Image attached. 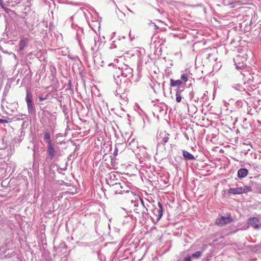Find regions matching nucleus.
<instances>
[{
  "instance_id": "b1692460",
  "label": "nucleus",
  "mask_w": 261,
  "mask_h": 261,
  "mask_svg": "<svg viewBox=\"0 0 261 261\" xmlns=\"http://www.w3.org/2000/svg\"><path fill=\"white\" fill-rule=\"evenodd\" d=\"M48 97V94L44 95L43 94L39 96L38 98L40 101H43L46 99H47Z\"/></svg>"
},
{
  "instance_id": "9b49d317",
  "label": "nucleus",
  "mask_w": 261,
  "mask_h": 261,
  "mask_svg": "<svg viewBox=\"0 0 261 261\" xmlns=\"http://www.w3.org/2000/svg\"><path fill=\"white\" fill-rule=\"evenodd\" d=\"M121 71L122 72V76L126 77L127 76H130L133 73V69L127 65L124 64L121 68Z\"/></svg>"
},
{
  "instance_id": "393cba45",
  "label": "nucleus",
  "mask_w": 261,
  "mask_h": 261,
  "mask_svg": "<svg viewBox=\"0 0 261 261\" xmlns=\"http://www.w3.org/2000/svg\"><path fill=\"white\" fill-rule=\"evenodd\" d=\"M176 101L177 102H180L181 101L182 96L181 94H176Z\"/></svg>"
},
{
  "instance_id": "f257e3e1",
  "label": "nucleus",
  "mask_w": 261,
  "mask_h": 261,
  "mask_svg": "<svg viewBox=\"0 0 261 261\" xmlns=\"http://www.w3.org/2000/svg\"><path fill=\"white\" fill-rule=\"evenodd\" d=\"M132 203H134L135 212L138 215L139 217H144L148 214V209L145 205L142 199L139 198L137 200H134L130 198Z\"/></svg>"
},
{
  "instance_id": "4468645a",
  "label": "nucleus",
  "mask_w": 261,
  "mask_h": 261,
  "mask_svg": "<svg viewBox=\"0 0 261 261\" xmlns=\"http://www.w3.org/2000/svg\"><path fill=\"white\" fill-rule=\"evenodd\" d=\"M248 174V170L246 168H241L238 171V177L243 178L246 177Z\"/></svg>"
},
{
  "instance_id": "c85d7f7f",
  "label": "nucleus",
  "mask_w": 261,
  "mask_h": 261,
  "mask_svg": "<svg viewBox=\"0 0 261 261\" xmlns=\"http://www.w3.org/2000/svg\"><path fill=\"white\" fill-rule=\"evenodd\" d=\"M61 248H63L64 249H66V248H67V245H66L65 243H62V244H60V247Z\"/></svg>"
},
{
  "instance_id": "4be33fe9",
  "label": "nucleus",
  "mask_w": 261,
  "mask_h": 261,
  "mask_svg": "<svg viewBox=\"0 0 261 261\" xmlns=\"http://www.w3.org/2000/svg\"><path fill=\"white\" fill-rule=\"evenodd\" d=\"M90 43L91 44L92 46H91V49L92 51H94L95 48L94 46H96V41L94 39H91L90 40Z\"/></svg>"
},
{
  "instance_id": "72a5a7b5",
  "label": "nucleus",
  "mask_w": 261,
  "mask_h": 261,
  "mask_svg": "<svg viewBox=\"0 0 261 261\" xmlns=\"http://www.w3.org/2000/svg\"><path fill=\"white\" fill-rule=\"evenodd\" d=\"M3 1H2V0H0V5H1L2 7H3Z\"/></svg>"
},
{
  "instance_id": "6ab92c4d",
  "label": "nucleus",
  "mask_w": 261,
  "mask_h": 261,
  "mask_svg": "<svg viewBox=\"0 0 261 261\" xmlns=\"http://www.w3.org/2000/svg\"><path fill=\"white\" fill-rule=\"evenodd\" d=\"M183 84V82L180 80H174L173 79H170V86L171 87H175L181 85Z\"/></svg>"
},
{
  "instance_id": "473e14b6",
  "label": "nucleus",
  "mask_w": 261,
  "mask_h": 261,
  "mask_svg": "<svg viewBox=\"0 0 261 261\" xmlns=\"http://www.w3.org/2000/svg\"><path fill=\"white\" fill-rule=\"evenodd\" d=\"M152 24H153V26L154 27V29H158V27H157V25H156L155 24V23H152Z\"/></svg>"
},
{
  "instance_id": "7c9ffc66",
  "label": "nucleus",
  "mask_w": 261,
  "mask_h": 261,
  "mask_svg": "<svg viewBox=\"0 0 261 261\" xmlns=\"http://www.w3.org/2000/svg\"><path fill=\"white\" fill-rule=\"evenodd\" d=\"M184 261H191V256L188 255L187 257H185Z\"/></svg>"
},
{
  "instance_id": "f03ea898",
  "label": "nucleus",
  "mask_w": 261,
  "mask_h": 261,
  "mask_svg": "<svg viewBox=\"0 0 261 261\" xmlns=\"http://www.w3.org/2000/svg\"><path fill=\"white\" fill-rule=\"evenodd\" d=\"M110 191L114 194H121L123 192H125L127 193L129 198L132 197L136 198L133 193L127 189L126 184L123 181L118 182V183L111 187L110 188Z\"/></svg>"
},
{
  "instance_id": "c756f323",
  "label": "nucleus",
  "mask_w": 261,
  "mask_h": 261,
  "mask_svg": "<svg viewBox=\"0 0 261 261\" xmlns=\"http://www.w3.org/2000/svg\"><path fill=\"white\" fill-rule=\"evenodd\" d=\"M10 121H9V120L0 119V123H8Z\"/></svg>"
},
{
  "instance_id": "f704fd0d",
  "label": "nucleus",
  "mask_w": 261,
  "mask_h": 261,
  "mask_svg": "<svg viewBox=\"0 0 261 261\" xmlns=\"http://www.w3.org/2000/svg\"><path fill=\"white\" fill-rule=\"evenodd\" d=\"M17 0H15V2H16Z\"/></svg>"
},
{
  "instance_id": "a211bd4d",
  "label": "nucleus",
  "mask_w": 261,
  "mask_h": 261,
  "mask_svg": "<svg viewBox=\"0 0 261 261\" xmlns=\"http://www.w3.org/2000/svg\"><path fill=\"white\" fill-rule=\"evenodd\" d=\"M44 141L47 143V145L49 144V143H52L50 138V135L48 130H45L44 132Z\"/></svg>"
},
{
  "instance_id": "9d476101",
  "label": "nucleus",
  "mask_w": 261,
  "mask_h": 261,
  "mask_svg": "<svg viewBox=\"0 0 261 261\" xmlns=\"http://www.w3.org/2000/svg\"><path fill=\"white\" fill-rule=\"evenodd\" d=\"M259 220L257 217H251L248 219V223L254 229H257L261 227V225L258 224Z\"/></svg>"
},
{
  "instance_id": "0eeeda50",
  "label": "nucleus",
  "mask_w": 261,
  "mask_h": 261,
  "mask_svg": "<svg viewBox=\"0 0 261 261\" xmlns=\"http://www.w3.org/2000/svg\"><path fill=\"white\" fill-rule=\"evenodd\" d=\"M233 220L230 216L224 217L221 216L217 219L216 224L219 226H223L227 224H230L232 222Z\"/></svg>"
},
{
  "instance_id": "f3484780",
  "label": "nucleus",
  "mask_w": 261,
  "mask_h": 261,
  "mask_svg": "<svg viewBox=\"0 0 261 261\" xmlns=\"http://www.w3.org/2000/svg\"><path fill=\"white\" fill-rule=\"evenodd\" d=\"M228 192L233 194H242V187L230 188L228 190Z\"/></svg>"
},
{
  "instance_id": "6e6552de",
  "label": "nucleus",
  "mask_w": 261,
  "mask_h": 261,
  "mask_svg": "<svg viewBox=\"0 0 261 261\" xmlns=\"http://www.w3.org/2000/svg\"><path fill=\"white\" fill-rule=\"evenodd\" d=\"M47 153L50 160H53L57 155L58 151L56 150L53 143L47 144Z\"/></svg>"
},
{
  "instance_id": "412c9836",
  "label": "nucleus",
  "mask_w": 261,
  "mask_h": 261,
  "mask_svg": "<svg viewBox=\"0 0 261 261\" xmlns=\"http://www.w3.org/2000/svg\"><path fill=\"white\" fill-rule=\"evenodd\" d=\"M252 190L250 186H245L242 187V193H246Z\"/></svg>"
},
{
  "instance_id": "1a4fd4ad",
  "label": "nucleus",
  "mask_w": 261,
  "mask_h": 261,
  "mask_svg": "<svg viewBox=\"0 0 261 261\" xmlns=\"http://www.w3.org/2000/svg\"><path fill=\"white\" fill-rule=\"evenodd\" d=\"M116 96L121 99L120 103L121 105L126 103L128 101L127 94L125 93L122 92L120 87H119L116 89Z\"/></svg>"
},
{
  "instance_id": "20e7f679",
  "label": "nucleus",
  "mask_w": 261,
  "mask_h": 261,
  "mask_svg": "<svg viewBox=\"0 0 261 261\" xmlns=\"http://www.w3.org/2000/svg\"><path fill=\"white\" fill-rule=\"evenodd\" d=\"M159 207L154 208L152 211L153 217L156 222L159 221L163 216L164 208L162 203L160 202L158 203Z\"/></svg>"
},
{
  "instance_id": "423d86ee",
  "label": "nucleus",
  "mask_w": 261,
  "mask_h": 261,
  "mask_svg": "<svg viewBox=\"0 0 261 261\" xmlns=\"http://www.w3.org/2000/svg\"><path fill=\"white\" fill-rule=\"evenodd\" d=\"M170 135L166 131H161L157 136L158 143L165 144L169 140Z\"/></svg>"
},
{
  "instance_id": "ddd939ff",
  "label": "nucleus",
  "mask_w": 261,
  "mask_h": 261,
  "mask_svg": "<svg viewBox=\"0 0 261 261\" xmlns=\"http://www.w3.org/2000/svg\"><path fill=\"white\" fill-rule=\"evenodd\" d=\"M24 20V23L26 26L29 28L32 29L34 26V20H35V15L31 16V17L28 16L25 17Z\"/></svg>"
},
{
  "instance_id": "39448f33",
  "label": "nucleus",
  "mask_w": 261,
  "mask_h": 261,
  "mask_svg": "<svg viewBox=\"0 0 261 261\" xmlns=\"http://www.w3.org/2000/svg\"><path fill=\"white\" fill-rule=\"evenodd\" d=\"M112 74L116 84L120 86L121 83V80L120 76H122V72L119 67H114L112 70Z\"/></svg>"
},
{
  "instance_id": "5701e85b",
  "label": "nucleus",
  "mask_w": 261,
  "mask_h": 261,
  "mask_svg": "<svg viewBox=\"0 0 261 261\" xmlns=\"http://www.w3.org/2000/svg\"><path fill=\"white\" fill-rule=\"evenodd\" d=\"M202 252L201 251H196L192 254V256L194 258H199L202 255Z\"/></svg>"
},
{
  "instance_id": "cd10ccee",
  "label": "nucleus",
  "mask_w": 261,
  "mask_h": 261,
  "mask_svg": "<svg viewBox=\"0 0 261 261\" xmlns=\"http://www.w3.org/2000/svg\"><path fill=\"white\" fill-rule=\"evenodd\" d=\"M118 148L116 146H115V150L114 151L113 155L114 156H116L118 154Z\"/></svg>"
},
{
  "instance_id": "aec40b11",
  "label": "nucleus",
  "mask_w": 261,
  "mask_h": 261,
  "mask_svg": "<svg viewBox=\"0 0 261 261\" xmlns=\"http://www.w3.org/2000/svg\"><path fill=\"white\" fill-rule=\"evenodd\" d=\"M180 79L181 81L183 82V84L185 83L188 80V74L187 73H184L182 75H181Z\"/></svg>"
},
{
  "instance_id": "2eb2a0df",
  "label": "nucleus",
  "mask_w": 261,
  "mask_h": 261,
  "mask_svg": "<svg viewBox=\"0 0 261 261\" xmlns=\"http://www.w3.org/2000/svg\"><path fill=\"white\" fill-rule=\"evenodd\" d=\"M27 43V39L24 38H22L20 39L19 43V48L18 49V52L21 53V51L23 50L24 48L26 46Z\"/></svg>"
},
{
  "instance_id": "2f4dec72",
  "label": "nucleus",
  "mask_w": 261,
  "mask_h": 261,
  "mask_svg": "<svg viewBox=\"0 0 261 261\" xmlns=\"http://www.w3.org/2000/svg\"><path fill=\"white\" fill-rule=\"evenodd\" d=\"M193 96H194L193 92V91H191V92L190 93V96L191 99H192V98H193Z\"/></svg>"
},
{
  "instance_id": "dca6fc26",
  "label": "nucleus",
  "mask_w": 261,
  "mask_h": 261,
  "mask_svg": "<svg viewBox=\"0 0 261 261\" xmlns=\"http://www.w3.org/2000/svg\"><path fill=\"white\" fill-rule=\"evenodd\" d=\"M182 155L185 159L187 160L194 161L195 160V158L194 156V155L187 151L183 150Z\"/></svg>"
},
{
  "instance_id": "bb28decb",
  "label": "nucleus",
  "mask_w": 261,
  "mask_h": 261,
  "mask_svg": "<svg viewBox=\"0 0 261 261\" xmlns=\"http://www.w3.org/2000/svg\"><path fill=\"white\" fill-rule=\"evenodd\" d=\"M239 59V58L238 57V58H237L236 60H234L235 64H236V68L237 69H241L242 68V67L244 66V65H243V64H242L241 65H240V64L239 63H238V64H237L236 62L237 61H238Z\"/></svg>"
},
{
  "instance_id": "7ed1b4c3",
  "label": "nucleus",
  "mask_w": 261,
  "mask_h": 261,
  "mask_svg": "<svg viewBox=\"0 0 261 261\" xmlns=\"http://www.w3.org/2000/svg\"><path fill=\"white\" fill-rule=\"evenodd\" d=\"M32 98L33 95L32 92L29 89H27L26 91L25 101L27 104L28 112L30 114H32L35 112L33 106Z\"/></svg>"
},
{
  "instance_id": "f8f14e48",
  "label": "nucleus",
  "mask_w": 261,
  "mask_h": 261,
  "mask_svg": "<svg viewBox=\"0 0 261 261\" xmlns=\"http://www.w3.org/2000/svg\"><path fill=\"white\" fill-rule=\"evenodd\" d=\"M116 177V175L115 173H110L109 174L108 177L106 179L107 182L110 186V188L118 183V179Z\"/></svg>"
},
{
  "instance_id": "a878e982",
  "label": "nucleus",
  "mask_w": 261,
  "mask_h": 261,
  "mask_svg": "<svg viewBox=\"0 0 261 261\" xmlns=\"http://www.w3.org/2000/svg\"><path fill=\"white\" fill-rule=\"evenodd\" d=\"M184 87H178L176 90V94H181V92L184 91Z\"/></svg>"
}]
</instances>
